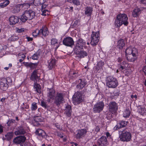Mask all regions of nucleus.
<instances>
[{"label": "nucleus", "mask_w": 146, "mask_h": 146, "mask_svg": "<svg viewBox=\"0 0 146 146\" xmlns=\"http://www.w3.org/2000/svg\"><path fill=\"white\" fill-rule=\"evenodd\" d=\"M128 19L127 15L125 14L118 15L115 21V27L118 28L123 24L127 25L128 24Z\"/></svg>", "instance_id": "obj_1"}, {"label": "nucleus", "mask_w": 146, "mask_h": 146, "mask_svg": "<svg viewBox=\"0 0 146 146\" xmlns=\"http://www.w3.org/2000/svg\"><path fill=\"white\" fill-rule=\"evenodd\" d=\"M120 140L123 142H128L131 139V135L130 132L126 129H121L119 131Z\"/></svg>", "instance_id": "obj_2"}, {"label": "nucleus", "mask_w": 146, "mask_h": 146, "mask_svg": "<svg viewBox=\"0 0 146 146\" xmlns=\"http://www.w3.org/2000/svg\"><path fill=\"white\" fill-rule=\"evenodd\" d=\"M35 12L31 10L25 11L21 16L20 20L25 22L27 20H30L33 19L35 17Z\"/></svg>", "instance_id": "obj_3"}, {"label": "nucleus", "mask_w": 146, "mask_h": 146, "mask_svg": "<svg viewBox=\"0 0 146 146\" xmlns=\"http://www.w3.org/2000/svg\"><path fill=\"white\" fill-rule=\"evenodd\" d=\"M106 85L109 88H115L118 85L116 79L113 77L109 76L106 78Z\"/></svg>", "instance_id": "obj_4"}, {"label": "nucleus", "mask_w": 146, "mask_h": 146, "mask_svg": "<svg viewBox=\"0 0 146 146\" xmlns=\"http://www.w3.org/2000/svg\"><path fill=\"white\" fill-rule=\"evenodd\" d=\"M100 34L99 31L95 32H92L91 36V44L93 46L97 45L99 41Z\"/></svg>", "instance_id": "obj_5"}, {"label": "nucleus", "mask_w": 146, "mask_h": 146, "mask_svg": "<svg viewBox=\"0 0 146 146\" xmlns=\"http://www.w3.org/2000/svg\"><path fill=\"white\" fill-rule=\"evenodd\" d=\"M54 103L59 106L60 104L64 102V95L62 93L57 92L55 96Z\"/></svg>", "instance_id": "obj_6"}, {"label": "nucleus", "mask_w": 146, "mask_h": 146, "mask_svg": "<svg viewBox=\"0 0 146 146\" xmlns=\"http://www.w3.org/2000/svg\"><path fill=\"white\" fill-rule=\"evenodd\" d=\"M29 5H30L28 3L18 4L12 8L11 11L14 13H17L19 12L21 9H22L24 7V8H25V6L28 7Z\"/></svg>", "instance_id": "obj_7"}, {"label": "nucleus", "mask_w": 146, "mask_h": 146, "mask_svg": "<svg viewBox=\"0 0 146 146\" xmlns=\"http://www.w3.org/2000/svg\"><path fill=\"white\" fill-rule=\"evenodd\" d=\"M82 95L79 92L75 93L73 96V103L75 105L79 104L82 101Z\"/></svg>", "instance_id": "obj_8"}, {"label": "nucleus", "mask_w": 146, "mask_h": 146, "mask_svg": "<svg viewBox=\"0 0 146 146\" xmlns=\"http://www.w3.org/2000/svg\"><path fill=\"white\" fill-rule=\"evenodd\" d=\"M104 106V103L102 102H98L94 106L93 111L95 113H100L103 110Z\"/></svg>", "instance_id": "obj_9"}, {"label": "nucleus", "mask_w": 146, "mask_h": 146, "mask_svg": "<svg viewBox=\"0 0 146 146\" xmlns=\"http://www.w3.org/2000/svg\"><path fill=\"white\" fill-rule=\"evenodd\" d=\"M133 52L131 54L126 55V57L127 60L130 62H133L136 60L137 57V50L135 48H134V50L133 51Z\"/></svg>", "instance_id": "obj_10"}, {"label": "nucleus", "mask_w": 146, "mask_h": 146, "mask_svg": "<svg viewBox=\"0 0 146 146\" xmlns=\"http://www.w3.org/2000/svg\"><path fill=\"white\" fill-rule=\"evenodd\" d=\"M82 49H74V52L78 57L80 58L87 56V52L82 50Z\"/></svg>", "instance_id": "obj_11"}, {"label": "nucleus", "mask_w": 146, "mask_h": 146, "mask_svg": "<svg viewBox=\"0 0 146 146\" xmlns=\"http://www.w3.org/2000/svg\"><path fill=\"white\" fill-rule=\"evenodd\" d=\"M26 133V129L22 125H20L17 127L14 132V134L16 135H24Z\"/></svg>", "instance_id": "obj_12"}, {"label": "nucleus", "mask_w": 146, "mask_h": 146, "mask_svg": "<svg viewBox=\"0 0 146 146\" xmlns=\"http://www.w3.org/2000/svg\"><path fill=\"white\" fill-rule=\"evenodd\" d=\"M55 91L53 88L49 89L47 93L48 101V102H50L51 100H54L56 96Z\"/></svg>", "instance_id": "obj_13"}, {"label": "nucleus", "mask_w": 146, "mask_h": 146, "mask_svg": "<svg viewBox=\"0 0 146 146\" xmlns=\"http://www.w3.org/2000/svg\"><path fill=\"white\" fill-rule=\"evenodd\" d=\"M62 42L64 44L68 46H72L74 45V43L73 39L70 37H67L65 38Z\"/></svg>", "instance_id": "obj_14"}, {"label": "nucleus", "mask_w": 146, "mask_h": 146, "mask_svg": "<svg viewBox=\"0 0 146 146\" xmlns=\"http://www.w3.org/2000/svg\"><path fill=\"white\" fill-rule=\"evenodd\" d=\"M76 88L79 90L82 89L87 84L86 81L83 79H79L76 81Z\"/></svg>", "instance_id": "obj_15"}, {"label": "nucleus", "mask_w": 146, "mask_h": 146, "mask_svg": "<svg viewBox=\"0 0 146 146\" xmlns=\"http://www.w3.org/2000/svg\"><path fill=\"white\" fill-rule=\"evenodd\" d=\"M26 139V137L24 136H19L15 137L13 140V143L20 144L24 142Z\"/></svg>", "instance_id": "obj_16"}, {"label": "nucleus", "mask_w": 146, "mask_h": 146, "mask_svg": "<svg viewBox=\"0 0 146 146\" xmlns=\"http://www.w3.org/2000/svg\"><path fill=\"white\" fill-rule=\"evenodd\" d=\"M87 132L86 129H81L77 130V134L76 135V137L77 139H80L84 137Z\"/></svg>", "instance_id": "obj_17"}, {"label": "nucleus", "mask_w": 146, "mask_h": 146, "mask_svg": "<svg viewBox=\"0 0 146 146\" xmlns=\"http://www.w3.org/2000/svg\"><path fill=\"white\" fill-rule=\"evenodd\" d=\"M86 42L82 38L79 39L77 41L75 47L74 49H82L83 47L86 44Z\"/></svg>", "instance_id": "obj_18"}, {"label": "nucleus", "mask_w": 146, "mask_h": 146, "mask_svg": "<svg viewBox=\"0 0 146 146\" xmlns=\"http://www.w3.org/2000/svg\"><path fill=\"white\" fill-rule=\"evenodd\" d=\"M98 143L99 146H106L107 145L106 137L102 136L98 140Z\"/></svg>", "instance_id": "obj_19"}, {"label": "nucleus", "mask_w": 146, "mask_h": 146, "mask_svg": "<svg viewBox=\"0 0 146 146\" xmlns=\"http://www.w3.org/2000/svg\"><path fill=\"white\" fill-rule=\"evenodd\" d=\"M7 82V80L5 79H4L2 80L0 84V88L1 89L5 91L7 88L8 85Z\"/></svg>", "instance_id": "obj_20"}, {"label": "nucleus", "mask_w": 146, "mask_h": 146, "mask_svg": "<svg viewBox=\"0 0 146 146\" xmlns=\"http://www.w3.org/2000/svg\"><path fill=\"white\" fill-rule=\"evenodd\" d=\"M72 108L71 106L68 104H67L64 110V114L68 117H70L72 115Z\"/></svg>", "instance_id": "obj_21"}, {"label": "nucleus", "mask_w": 146, "mask_h": 146, "mask_svg": "<svg viewBox=\"0 0 146 146\" xmlns=\"http://www.w3.org/2000/svg\"><path fill=\"white\" fill-rule=\"evenodd\" d=\"M109 108L111 111H116L117 109V106L116 103L115 102L110 103L109 104Z\"/></svg>", "instance_id": "obj_22"}, {"label": "nucleus", "mask_w": 146, "mask_h": 146, "mask_svg": "<svg viewBox=\"0 0 146 146\" xmlns=\"http://www.w3.org/2000/svg\"><path fill=\"white\" fill-rule=\"evenodd\" d=\"M35 133L36 135H38L40 137H42L45 138L46 136V134L45 132L40 129H36Z\"/></svg>", "instance_id": "obj_23"}, {"label": "nucleus", "mask_w": 146, "mask_h": 146, "mask_svg": "<svg viewBox=\"0 0 146 146\" xmlns=\"http://www.w3.org/2000/svg\"><path fill=\"white\" fill-rule=\"evenodd\" d=\"M56 60L55 59H52L48 62V68L49 70H51L55 67L56 65Z\"/></svg>", "instance_id": "obj_24"}, {"label": "nucleus", "mask_w": 146, "mask_h": 146, "mask_svg": "<svg viewBox=\"0 0 146 146\" xmlns=\"http://www.w3.org/2000/svg\"><path fill=\"white\" fill-rule=\"evenodd\" d=\"M37 70H34L31 75V79L34 80V81H35L36 82L38 81L39 80V78L37 75Z\"/></svg>", "instance_id": "obj_25"}, {"label": "nucleus", "mask_w": 146, "mask_h": 146, "mask_svg": "<svg viewBox=\"0 0 146 146\" xmlns=\"http://www.w3.org/2000/svg\"><path fill=\"white\" fill-rule=\"evenodd\" d=\"M18 18L17 16H12L9 18L10 25H13L16 24L19 21Z\"/></svg>", "instance_id": "obj_26"}, {"label": "nucleus", "mask_w": 146, "mask_h": 146, "mask_svg": "<svg viewBox=\"0 0 146 146\" xmlns=\"http://www.w3.org/2000/svg\"><path fill=\"white\" fill-rule=\"evenodd\" d=\"M39 30L40 35H42L44 36H45L48 35L49 31L46 27H42Z\"/></svg>", "instance_id": "obj_27"}, {"label": "nucleus", "mask_w": 146, "mask_h": 146, "mask_svg": "<svg viewBox=\"0 0 146 146\" xmlns=\"http://www.w3.org/2000/svg\"><path fill=\"white\" fill-rule=\"evenodd\" d=\"M23 64L27 67H29L31 68H35L37 65V63H33L31 62H23Z\"/></svg>", "instance_id": "obj_28"}, {"label": "nucleus", "mask_w": 146, "mask_h": 146, "mask_svg": "<svg viewBox=\"0 0 146 146\" xmlns=\"http://www.w3.org/2000/svg\"><path fill=\"white\" fill-rule=\"evenodd\" d=\"M124 40L123 39H121L117 42V47L120 49H122L125 45Z\"/></svg>", "instance_id": "obj_29"}, {"label": "nucleus", "mask_w": 146, "mask_h": 146, "mask_svg": "<svg viewBox=\"0 0 146 146\" xmlns=\"http://www.w3.org/2000/svg\"><path fill=\"white\" fill-rule=\"evenodd\" d=\"M127 121H122L120 123H118L117 125H116L115 127L116 129L120 128L121 127L125 126L127 125Z\"/></svg>", "instance_id": "obj_30"}, {"label": "nucleus", "mask_w": 146, "mask_h": 146, "mask_svg": "<svg viewBox=\"0 0 146 146\" xmlns=\"http://www.w3.org/2000/svg\"><path fill=\"white\" fill-rule=\"evenodd\" d=\"M46 1V0H34L33 3L36 6H38L45 3Z\"/></svg>", "instance_id": "obj_31"}, {"label": "nucleus", "mask_w": 146, "mask_h": 146, "mask_svg": "<svg viewBox=\"0 0 146 146\" xmlns=\"http://www.w3.org/2000/svg\"><path fill=\"white\" fill-rule=\"evenodd\" d=\"M141 13V10L138 8L135 9L132 13V15L134 17H136Z\"/></svg>", "instance_id": "obj_32"}, {"label": "nucleus", "mask_w": 146, "mask_h": 146, "mask_svg": "<svg viewBox=\"0 0 146 146\" xmlns=\"http://www.w3.org/2000/svg\"><path fill=\"white\" fill-rule=\"evenodd\" d=\"M92 11V8L90 7H88L85 9V13L86 15H91Z\"/></svg>", "instance_id": "obj_33"}, {"label": "nucleus", "mask_w": 146, "mask_h": 146, "mask_svg": "<svg viewBox=\"0 0 146 146\" xmlns=\"http://www.w3.org/2000/svg\"><path fill=\"white\" fill-rule=\"evenodd\" d=\"M13 132H9L5 135V137L7 140L9 141L13 138Z\"/></svg>", "instance_id": "obj_34"}, {"label": "nucleus", "mask_w": 146, "mask_h": 146, "mask_svg": "<svg viewBox=\"0 0 146 146\" xmlns=\"http://www.w3.org/2000/svg\"><path fill=\"white\" fill-rule=\"evenodd\" d=\"M34 120L36 122L37 125H38V122H41L42 121V119L40 116H36L34 117Z\"/></svg>", "instance_id": "obj_35"}, {"label": "nucleus", "mask_w": 146, "mask_h": 146, "mask_svg": "<svg viewBox=\"0 0 146 146\" xmlns=\"http://www.w3.org/2000/svg\"><path fill=\"white\" fill-rule=\"evenodd\" d=\"M34 88L36 89L35 90L37 92L39 93H40L41 92V88L39 84L36 83H35Z\"/></svg>", "instance_id": "obj_36"}, {"label": "nucleus", "mask_w": 146, "mask_h": 146, "mask_svg": "<svg viewBox=\"0 0 146 146\" xmlns=\"http://www.w3.org/2000/svg\"><path fill=\"white\" fill-rule=\"evenodd\" d=\"M130 114V112L129 109H126L123 113V116L125 117H129Z\"/></svg>", "instance_id": "obj_37"}, {"label": "nucleus", "mask_w": 146, "mask_h": 146, "mask_svg": "<svg viewBox=\"0 0 146 146\" xmlns=\"http://www.w3.org/2000/svg\"><path fill=\"white\" fill-rule=\"evenodd\" d=\"M134 48H133V49H132L131 48L129 47H128L126 50L125 51V53L126 54V56L127 55H128L129 54H131L133 53V52Z\"/></svg>", "instance_id": "obj_38"}, {"label": "nucleus", "mask_w": 146, "mask_h": 146, "mask_svg": "<svg viewBox=\"0 0 146 146\" xmlns=\"http://www.w3.org/2000/svg\"><path fill=\"white\" fill-rule=\"evenodd\" d=\"M9 1L6 0L2 3H0V7L1 8H4L9 3Z\"/></svg>", "instance_id": "obj_39"}, {"label": "nucleus", "mask_w": 146, "mask_h": 146, "mask_svg": "<svg viewBox=\"0 0 146 146\" xmlns=\"http://www.w3.org/2000/svg\"><path fill=\"white\" fill-rule=\"evenodd\" d=\"M138 112L141 115H143L145 113V110L143 108H142L141 106H139Z\"/></svg>", "instance_id": "obj_40"}, {"label": "nucleus", "mask_w": 146, "mask_h": 146, "mask_svg": "<svg viewBox=\"0 0 146 146\" xmlns=\"http://www.w3.org/2000/svg\"><path fill=\"white\" fill-rule=\"evenodd\" d=\"M104 65V63L103 62L100 61L98 62L97 64L98 70L102 68Z\"/></svg>", "instance_id": "obj_41"}, {"label": "nucleus", "mask_w": 146, "mask_h": 146, "mask_svg": "<svg viewBox=\"0 0 146 146\" xmlns=\"http://www.w3.org/2000/svg\"><path fill=\"white\" fill-rule=\"evenodd\" d=\"M69 74L71 76H72V77L74 79L77 78L78 76V72H69Z\"/></svg>", "instance_id": "obj_42"}, {"label": "nucleus", "mask_w": 146, "mask_h": 146, "mask_svg": "<svg viewBox=\"0 0 146 146\" xmlns=\"http://www.w3.org/2000/svg\"><path fill=\"white\" fill-rule=\"evenodd\" d=\"M15 122V120L13 119H9L7 123V125L10 126L11 125L12 126L14 123Z\"/></svg>", "instance_id": "obj_43"}, {"label": "nucleus", "mask_w": 146, "mask_h": 146, "mask_svg": "<svg viewBox=\"0 0 146 146\" xmlns=\"http://www.w3.org/2000/svg\"><path fill=\"white\" fill-rule=\"evenodd\" d=\"M36 104V103L35 102L32 103L31 108L32 111H35L37 109V107Z\"/></svg>", "instance_id": "obj_44"}, {"label": "nucleus", "mask_w": 146, "mask_h": 146, "mask_svg": "<svg viewBox=\"0 0 146 146\" xmlns=\"http://www.w3.org/2000/svg\"><path fill=\"white\" fill-rule=\"evenodd\" d=\"M40 30L37 29L33 32L32 35L33 36H36L38 35H40Z\"/></svg>", "instance_id": "obj_45"}, {"label": "nucleus", "mask_w": 146, "mask_h": 146, "mask_svg": "<svg viewBox=\"0 0 146 146\" xmlns=\"http://www.w3.org/2000/svg\"><path fill=\"white\" fill-rule=\"evenodd\" d=\"M38 54L36 53L34 54L31 58H32L33 60H37L38 57Z\"/></svg>", "instance_id": "obj_46"}, {"label": "nucleus", "mask_w": 146, "mask_h": 146, "mask_svg": "<svg viewBox=\"0 0 146 146\" xmlns=\"http://www.w3.org/2000/svg\"><path fill=\"white\" fill-rule=\"evenodd\" d=\"M19 38L18 36L15 35L12 36L10 38V39L11 41H14L18 40Z\"/></svg>", "instance_id": "obj_47"}, {"label": "nucleus", "mask_w": 146, "mask_h": 146, "mask_svg": "<svg viewBox=\"0 0 146 146\" xmlns=\"http://www.w3.org/2000/svg\"><path fill=\"white\" fill-rule=\"evenodd\" d=\"M43 9H42V13L41 15H42L46 16V15L48 14V10L46 9L42 10Z\"/></svg>", "instance_id": "obj_48"}, {"label": "nucleus", "mask_w": 146, "mask_h": 146, "mask_svg": "<svg viewBox=\"0 0 146 146\" xmlns=\"http://www.w3.org/2000/svg\"><path fill=\"white\" fill-rule=\"evenodd\" d=\"M46 103V102H44V101H42L41 102V105L42 107H44L45 108H47L48 107V106Z\"/></svg>", "instance_id": "obj_49"}, {"label": "nucleus", "mask_w": 146, "mask_h": 146, "mask_svg": "<svg viewBox=\"0 0 146 146\" xmlns=\"http://www.w3.org/2000/svg\"><path fill=\"white\" fill-rule=\"evenodd\" d=\"M18 56L19 58H23V60L25 58L26 56L24 54H23L22 53H20L18 54Z\"/></svg>", "instance_id": "obj_50"}, {"label": "nucleus", "mask_w": 146, "mask_h": 146, "mask_svg": "<svg viewBox=\"0 0 146 146\" xmlns=\"http://www.w3.org/2000/svg\"><path fill=\"white\" fill-rule=\"evenodd\" d=\"M51 44L54 45L57 43V40L56 39L53 38L51 40Z\"/></svg>", "instance_id": "obj_51"}, {"label": "nucleus", "mask_w": 146, "mask_h": 146, "mask_svg": "<svg viewBox=\"0 0 146 146\" xmlns=\"http://www.w3.org/2000/svg\"><path fill=\"white\" fill-rule=\"evenodd\" d=\"M73 3L74 5H80V2L78 0H74Z\"/></svg>", "instance_id": "obj_52"}, {"label": "nucleus", "mask_w": 146, "mask_h": 146, "mask_svg": "<svg viewBox=\"0 0 146 146\" xmlns=\"http://www.w3.org/2000/svg\"><path fill=\"white\" fill-rule=\"evenodd\" d=\"M24 31V28H17V31L18 33H20L23 32Z\"/></svg>", "instance_id": "obj_53"}, {"label": "nucleus", "mask_w": 146, "mask_h": 146, "mask_svg": "<svg viewBox=\"0 0 146 146\" xmlns=\"http://www.w3.org/2000/svg\"><path fill=\"white\" fill-rule=\"evenodd\" d=\"M57 135L58 136L60 137L61 138H62L63 137L62 133L57 132Z\"/></svg>", "instance_id": "obj_54"}, {"label": "nucleus", "mask_w": 146, "mask_h": 146, "mask_svg": "<svg viewBox=\"0 0 146 146\" xmlns=\"http://www.w3.org/2000/svg\"><path fill=\"white\" fill-rule=\"evenodd\" d=\"M112 116V113L110 112H109L107 113V117L108 119H110Z\"/></svg>", "instance_id": "obj_55"}, {"label": "nucleus", "mask_w": 146, "mask_h": 146, "mask_svg": "<svg viewBox=\"0 0 146 146\" xmlns=\"http://www.w3.org/2000/svg\"><path fill=\"white\" fill-rule=\"evenodd\" d=\"M42 5V9H44L47 6V5L46 4H45L44 3L42 4H41Z\"/></svg>", "instance_id": "obj_56"}, {"label": "nucleus", "mask_w": 146, "mask_h": 146, "mask_svg": "<svg viewBox=\"0 0 146 146\" xmlns=\"http://www.w3.org/2000/svg\"><path fill=\"white\" fill-rule=\"evenodd\" d=\"M21 146H31L30 143H26L24 144L21 145Z\"/></svg>", "instance_id": "obj_57"}, {"label": "nucleus", "mask_w": 146, "mask_h": 146, "mask_svg": "<svg viewBox=\"0 0 146 146\" xmlns=\"http://www.w3.org/2000/svg\"><path fill=\"white\" fill-rule=\"evenodd\" d=\"M141 3L146 5V0H140Z\"/></svg>", "instance_id": "obj_58"}, {"label": "nucleus", "mask_w": 146, "mask_h": 146, "mask_svg": "<svg viewBox=\"0 0 146 146\" xmlns=\"http://www.w3.org/2000/svg\"><path fill=\"white\" fill-rule=\"evenodd\" d=\"M126 66H120L119 67V69L121 71L123 70L125 68Z\"/></svg>", "instance_id": "obj_59"}, {"label": "nucleus", "mask_w": 146, "mask_h": 146, "mask_svg": "<svg viewBox=\"0 0 146 146\" xmlns=\"http://www.w3.org/2000/svg\"><path fill=\"white\" fill-rule=\"evenodd\" d=\"M95 131L97 132H99L100 130V128L98 126H96L95 129Z\"/></svg>", "instance_id": "obj_60"}, {"label": "nucleus", "mask_w": 146, "mask_h": 146, "mask_svg": "<svg viewBox=\"0 0 146 146\" xmlns=\"http://www.w3.org/2000/svg\"><path fill=\"white\" fill-rule=\"evenodd\" d=\"M143 71L146 76V66H145L143 68Z\"/></svg>", "instance_id": "obj_61"}, {"label": "nucleus", "mask_w": 146, "mask_h": 146, "mask_svg": "<svg viewBox=\"0 0 146 146\" xmlns=\"http://www.w3.org/2000/svg\"><path fill=\"white\" fill-rule=\"evenodd\" d=\"M79 23V21L78 20H76L74 22V25H76L78 24Z\"/></svg>", "instance_id": "obj_62"}, {"label": "nucleus", "mask_w": 146, "mask_h": 146, "mask_svg": "<svg viewBox=\"0 0 146 146\" xmlns=\"http://www.w3.org/2000/svg\"><path fill=\"white\" fill-rule=\"evenodd\" d=\"M26 38L27 39L28 41H32L33 39L32 38H31L29 37H27Z\"/></svg>", "instance_id": "obj_63"}, {"label": "nucleus", "mask_w": 146, "mask_h": 146, "mask_svg": "<svg viewBox=\"0 0 146 146\" xmlns=\"http://www.w3.org/2000/svg\"><path fill=\"white\" fill-rule=\"evenodd\" d=\"M55 126L58 129H60V125H59L58 124H57V123L55 124Z\"/></svg>", "instance_id": "obj_64"}]
</instances>
